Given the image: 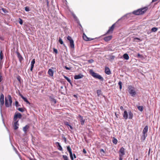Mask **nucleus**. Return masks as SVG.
<instances>
[{
    "instance_id": "obj_37",
    "label": "nucleus",
    "mask_w": 160,
    "mask_h": 160,
    "mask_svg": "<svg viewBox=\"0 0 160 160\" xmlns=\"http://www.w3.org/2000/svg\"><path fill=\"white\" fill-rule=\"evenodd\" d=\"M19 23L21 25H22V23H23V21H22V20L21 19V18H19Z\"/></svg>"
},
{
    "instance_id": "obj_48",
    "label": "nucleus",
    "mask_w": 160,
    "mask_h": 160,
    "mask_svg": "<svg viewBox=\"0 0 160 160\" xmlns=\"http://www.w3.org/2000/svg\"><path fill=\"white\" fill-rule=\"evenodd\" d=\"M68 126L71 129H73V128H72V127L71 125H69Z\"/></svg>"
},
{
    "instance_id": "obj_29",
    "label": "nucleus",
    "mask_w": 160,
    "mask_h": 160,
    "mask_svg": "<svg viewBox=\"0 0 160 160\" xmlns=\"http://www.w3.org/2000/svg\"><path fill=\"white\" fill-rule=\"evenodd\" d=\"M138 109L140 111L142 112L143 111V108L142 106H138Z\"/></svg>"
},
{
    "instance_id": "obj_23",
    "label": "nucleus",
    "mask_w": 160,
    "mask_h": 160,
    "mask_svg": "<svg viewBox=\"0 0 160 160\" xmlns=\"http://www.w3.org/2000/svg\"><path fill=\"white\" fill-rule=\"evenodd\" d=\"M56 144L58 147H59V148H58V149L60 151H62V148L59 142H56Z\"/></svg>"
},
{
    "instance_id": "obj_52",
    "label": "nucleus",
    "mask_w": 160,
    "mask_h": 160,
    "mask_svg": "<svg viewBox=\"0 0 160 160\" xmlns=\"http://www.w3.org/2000/svg\"><path fill=\"white\" fill-rule=\"evenodd\" d=\"M73 156H74V158H76V155H75L74 154H73Z\"/></svg>"
},
{
    "instance_id": "obj_43",
    "label": "nucleus",
    "mask_w": 160,
    "mask_h": 160,
    "mask_svg": "<svg viewBox=\"0 0 160 160\" xmlns=\"http://www.w3.org/2000/svg\"><path fill=\"white\" fill-rule=\"evenodd\" d=\"M53 51L54 52H55L56 53H58V51L57 49L54 48L53 49Z\"/></svg>"
},
{
    "instance_id": "obj_25",
    "label": "nucleus",
    "mask_w": 160,
    "mask_h": 160,
    "mask_svg": "<svg viewBox=\"0 0 160 160\" xmlns=\"http://www.w3.org/2000/svg\"><path fill=\"white\" fill-rule=\"evenodd\" d=\"M49 98L51 101L53 102L54 103H56V100L54 99V98L52 96H50Z\"/></svg>"
},
{
    "instance_id": "obj_50",
    "label": "nucleus",
    "mask_w": 160,
    "mask_h": 160,
    "mask_svg": "<svg viewBox=\"0 0 160 160\" xmlns=\"http://www.w3.org/2000/svg\"><path fill=\"white\" fill-rule=\"evenodd\" d=\"M16 106H17V105L18 104V102L17 101H16L15 102Z\"/></svg>"
},
{
    "instance_id": "obj_8",
    "label": "nucleus",
    "mask_w": 160,
    "mask_h": 160,
    "mask_svg": "<svg viewBox=\"0 0 160 160\" xmlns=\"http://www.w3.org/2000/svg\"><path fill=\"white\" fill-rule=\"evenodd\" d=\"M22 117V115L21 113H18L15 114L14 117V121L17 120L18 118H21Z\"/></svg>"
},
{
    "instance_id": "obj_16",
    "label": "nucleus",
    "mask_w": 160,
    "mask_h": 160,
    "mask_svg": "<svg viewBox=\"0 0 160 160\" xmlns=\"http://www.w3.org/2000/svg\"><path fill=\"white\" fill-rule=\"evenodd\" d=\"M114 24H113L110 27L109 29L108 30L107 33H109L112 32L114 28Z\"/></svg>"
},
{
    "instance_id": "obj_42",
    "label": "nucleus",
    "mask_w": 160,
    "mask_h": 160,
    "mask_svg": "<svg viewBox=\"0 0 160 160\" xmlns=\"http://www.w3.org/2000/svg\"><path fill=\"white\" fill-rule=\"evenodd\" d=\"M122 155H119V160H122Z\"/></svg>"
},
{
    "instance_id": "obj_2",
    "label": "nucleus",
    "mask_w": 160,
    "mask_h": 160,
    "mask_svg": "<svg viewBox=\"0 0 160 160\" xmlns=\"http://www.w3.org/2000/svg\"><path fill=\"white\" fill-rule=\"evenodd\" d=\"M12 102V98L10 95H8L5 98V104L7 107L11 106Z\"/></svg>"
},
{
    "instance_id": "obj_58",
    "label": "nucleus",
    "mask_w": 160,
    "mask_h": 160,
    "mask_svg": "<svg viewBox=\"0 0 160 160\" xmlns=\"http://www.w3.org/2000/svg\"><path fill=\"white\" fill-rule=\"evenodd\" d=\"M135 160H138V158H136Z\"/></svg>"
},
{
    "instance_id": "obj_38",
    "label": "nucleus",
    "mask_w": 160,
    "mask_h": 160,
    "mask_svg": "<svg viewBox=\"0 0 160 160\" xmlns=\"http://www.w3.org/2000/svg\"><path fill=\"white\" fill-rule=\"evenodd\" d=\"M136 40H138L141 41V40L140 38H134V40L136 41Z\"/></svg>"
},
{
    "instance_id": "obj_40",
    "label": "nucleus",
    "mask_w": 160,
    "mask_h": 160,
    "mask_svg": "<svg viewBox=\"0 0 160 160\" xmlns=\"http://www.w3.org/2000/svg\"><path fill=\"white\" fill-rule=\"evenodd\" d=\"M70 158H71V160H73L74 158H73L72 156V152L71 154H70Z\"/></svg>"
},
{
    "instance_id": "obj_54",
    "label": "nucleus",
    "mask_w": 160,
    "mask_h": 160,
    "mask_svg": "<svg viewBox=\"0 0 160 160\" xmlns=\"http://www.w3.org/2000/svg\"><path fill=\"white\" fill-rule=\"evenodd\" d=\"M138 57H140V56L141 55H140V54L138 53Z\"/></svg>"
},
{
    "instance_id": "obj_9",
    "label": "nucleus",
    "mask_w": 160,
    "mask_h": 160,
    "mask_svg": "<svg viewBox=\"0 0 160 160\" xmlns=\"http://www.w3.org/2000/svg\"><path fill=\"white\" fill-rule=\"evenodd\" d=\"M78 118L81 124L82 125H83L85 122V120L83 119V117L80 115H79Z\"/></svg>"
},
{
    "instance_id": "obj_15",
    "label": "nucleus",
    "mask_w": 160,
    "mask_h": 160,
    "mask_svg": "<svg viewBox=\"0 0 160 160\" xmlns=\"http://www.w3.org/2000/svg\"><path fill=\"white\" fill-rule=\"evenodd\" d=\"M35 63V60L34 59H33L31 61V67L30 68V70L31 71H32L33 68L34 67V65Z\"/></svg>"
},
{
    "instance_id": "obj_59",
    "label": "nucleus",
    "mask_w": 160,
    "mask_h": 160,
    "mask_svg": "<svg viewBox=\"0 0 160 160\" xmlns=\"http://www.w3.org/2000/svg\"><path fill=\"white\" fill-rule=\"evenodd\" d=\"M48 2H47V4H48Z\"/></svg>"
},
{
    "instance_id": "obj_45",
    "label": "nucleus",
    "mask_w": 160,
    "mask_h": 160,
    "mask_svg": "<svg viewBox=\"0 0 160 160\" xmlns=\"http://www.w3.org/2000/svg\"><path fill=\"white\" fill-rule=\"evenodd\" d=\"M83 152L84 154H85L87 152L84 149H83Z\"/></svg>"
},
{
    "instance_id": "obj_36",
    "label": "nucleus",
    "mask_w": 160,
    "mask_h": 160,
    "mask_svg": "<svg viewBox=\"0 0 160 160\" xmlns=\"http://www.w3.org/2000/svg\"><path fill=\"white\" fill-rule=\"evenodd\" d=\"M18 110L20 111V112H24V110L22 108H19L18 109Z\"/></svg>"
},
{
    "instance_id": "obj_27",
    "label": "nucleus",
    "mask_w": 160,
    "mask_h": 160,
    "mask_svg": "<svg viewBox=\"0 0 160 160\" xmlns=\"http://www.w3.org/2000/svg\"><path fill=\"white\" fill-rule=\"evenodd\" d=\"M97 93L98 94V96L99 97L100 95H101V91L100 90H98L97 91Z\"/></svg>"
},
{
    "instance_id": "obj_17",
    "label": "nucleus",
    "mask_w": 160,
    "mask_h": 160,
    "mask_svg": "<svg viewBox=\"0 0 160 160\" xmlns=\"http://www.w3.org/2000/svg\"><path fill=\"white\" fill-rule=\"evenodd\" d=\"M119 152L121 153L119 155H122V156H123L124 155V149L123 147H122L120 149Z\"/></svg>"
},
{
    "instance_id": "obj_7",
    "label": "nucleus",
    "mask_w": 160,
    "mask_h": 160,
    "mask_svg": "<svg viewBox=\"0 0 160 160\" xmlns=\"http://www.w3.org/2000/svg\"><path fill=\"white\" fill-rule=\"evenodd\" d=\"M4 95L3 94H2L0 97V106L1 109L2 106L4 104Z\"/></svg>"
},
{
    "instance_id": "obj_10",
    "label": "nucleus",
    "mask_w": 160,
    "mask_h": 160,
    "mask_svg": "<svg viewBox=\"0 0 160 160\" xmlns=\"http://www.w3.org/2000/svg\"><path fill=\"white\" fill-rule=\"evenodd\" d=\"M18 120L14 121L15 122H14V128L15 130L17 129L18 128L19 124L18 123Z\"/></svg>"
},
{
    "instance_id": "obj_51",
    "label": "nucleus",
    "mask_w": 160,
    "mask_h": 160,
    "mask_svg": "<svg viewBox=\"0 0 160 160\" xmlns=\"http://www.w3.org/2000/svg\"><path fill=\"white\" fill-rule=\"evenodd\" d=\"M120 108L122 110L123 109V107L121 106L120 107Z\"/></svg>"
},
{
    "instance_id": "obj_21",
    "label": "nucleus",
    "mask_w": 160,
    "mask_h": 160,
    "mask_svg": "<svg viewBox=\"0 0 160 160\" xmlns=\"http://www.w3.org/2000/svg\"><path fill=\"white\" fill-rule=\"evenodd\" d=\"M128 118L129 119H131L133 117V114L131 111H129L128 112Z\"/></svg>"
},
{
    "instance_id": "obj_39",
    "label": "nucleus",
    "mask_w": 160,
    "mask_h": 160,
    "mask_svg": "<svg viewBox=\"0 0 160 160\" xmlns=\"http://www.w3.org/2000/svg\"><path fill=\"white\" fill-rule=\"evenodd\" d=\"M64 124L67 126H68L69 125V123L67 122H64Z\"/></svg>"
},
{
    "instance_id": "obj_3",
    "label": "nucleus",
    "mask_w": 160,
    "mask_h": 160,
    "mask_svg": "<svg viewBox=\"0 0 160 160\" xmlns=\"http://www.w3.org/2000/svg\"><path fill=\"white\" fill-rule=\"evenodd\" d=\"M148 130V127L146 126L144 128L142 131V136L141 137V139L143 141L144 140L147 136V133Z\"/></svg>"
},
{
    "instance_id": "obj_24",
    "label": "nucleus",
    "mask_w": 160,
    "mask_h": 160,
    "mask_svg": "<svg viewBox=\"0 0 160 160\" xmlns=\"http://www.w3.org/2000/svg\"><path fill=\"white\" fill-rule=\"evenodd\" d=\"M123 58L125 59L126 60H128L129 58V57L127 53L124 54L123 55Z\"/></svg>"
},
{
    "instance_id": "obj_20",
    "label": "nucleus",
    "mask_w": 160,
    "mask_h": 160,
    "mask_svg": "<svg viewBox=\"0 0 160 160\" xmlns=\"http://www.w3.org/2000/svg\"><path fill=\"white\" fill-rule=\"evenodd\" d=\"M48 73L51 77L53 76V71L51 69H49L48 71Z\"/></svg>"
},
{
    "instance_id": "obj_47",
    "label": "nucleus",
    "mask_w": 160,
    "mask_h": 160,
    "mask_svg": "<svg viewBox=\"0 0 160 160\" xmlns=\"http://www.w3.org/2000/svg\"><path fill=\"white\" fill-rule=\"evenodd\" d=\"M63 139H64V142H65V143H66V141H67V140H66V138L64 137H63Z\"/></svg>"
},
{
    "instance_id": "obj_46",
    "label": "nucleus",
    "mask_w": 160,
    "mask_h": 160,
    "mask_svg": "<svg viewBox=\"0 0 160 160\" xmlns=\"http://www.w3.org/2000/svg\"><path fill=\"white\" fill-rule=\"evenodd\" d=\"M65 68L67 69V70H70V68H69V67H68L66 66H65Z\"/></svg>"
},
{
    "instance_id": "obj_14",
    "label": "nucleus",
    "mask_w": 160,
    "mask_h": 160,
    "mask_svg": "<svg viewBox=\"0 0 160 160\" xmlns=\"http://www.w3.org/2000/svg\"><path fill=\"white\" fill-rule=\"evenodd\" d=\"M123 118L125 119H127L128 117V113L126 111H125L123 114Z\"/></svg>"
},
{
    "instance_id": "obj_44",
    "label": "nucleus",
    "mask_w": 160,
    "mask_h": 160,
    "mask_svg": "<svg viewBox=\"0 0 160 160\" xmlns=\"http://www.w3.org/2000/svg\"><path fill=\"white\" fill-rule=\"evenodd\" d=\"M93 60L92 59H91L88 61V62L90 63H92L93 62Z\"/></svg>"
},
{
    "instance_id": "obj_13",
    "label": "nucleus",
    "mask_w": 160,
    "mask_h": 160,
    "mask_svg": "<svg viewBox=\"0 0 160 160\" xmlns=\"http://www.w3.org/2000/svg\"><path fill=\"white\" fill-rule=\"evenodd\" d=\"M105 73L108 75H110L111 74V72L110 69L107 67H105Z\"/></svg>"
},
{
    "instance_id": "obj_30",
    "label": "nucleus",
    "mask_w": 160,
    "mask_h": 160,
    "mask_svg": "<svg viewBox=\"0 0 160 160\" xmlns=\"http://www.w3.org/2000/svg\"><path fill=\"white\" fill-rule=\"evenodd\" d=\"M158 30V28H153L152 29V31L153 32H155Z\"/></svg>"
},
{
    "instance_id": "obj_28",
    "label": "nucleus",
    "mask_w": 160,
    "mask_h": 160,
    "mask_svg": "<svg viewBox=\"0 0 160 160\" xmlns=\"http://www.w3.org/2000/svg\"><path fill=\"white\" fill-rule=\"evenodd\" d=\"M3 54L2 51H1L0 52V61H1L3 58Z\"/></svg>"
},
{
    "instance_id": "obj_34",
    "label": "nucleus",
    "mask_w": 160,
    "mask_h": 160,
    "mask_svg": "<svg viewBox=\"0 0 160 160\" xmlns=\"http://www.w3.org/2000/svg\"><path fill=\"white\" fill-rule=\"evenodd\" d=\"M59 42H60V43L61 44H63V45H64L63 44V42L62 40V39H61V38H60L59 39Z\"/></svg>"
},
{
    "instance_id": "obj_1",
    "label": "nucleus",
    "mask_w": 160,
    "mask_h": 160,
    "mask_svg": "<svg viewBox=\"0 0 160 160\" xmlns=\"http://www.w3.org/2000/svg\"><path fill=\"white\" fill-rule=\"evenodd\" d=\"M147 8L146 7L138 9L137 10L134 11L132 13L135 15H139L144 13L147 10Z\"/></svg>"
},
{
    "instance_id": "obj_31",
    "label": "nucleus",
    "mask_w": 160,
    "mask_h": 160,
    "mask_svg": "<svg viewBox=\"0 0 160 160\" xmlns=\"http://www.w3.org/2000/svg\"><path fill=\"white\" fill-rule=\"evenodd\" d=\"M64 78L68 82H71V80L68 77L66 76H64Z\"/></svg>"
},
{
    "instance_id": "obj_12",
    "label": "nucleus",
    "mask_w": 160,
    "mask_h": 160,
    "mask_svg": "<svg viewBox=\"0 0 160 160\" xmlns=\"http://www.w3.org/2000/svg\"><path fill=\"white\" fill-rule=\"evenodd\" d=\"M83 76V75L82 74H79L78 75H75L74 76V78L75 79H78L82 78Z\"/></svg>"
},
{
    "instance_id": "obj_53",
    "label": "nucleus",
    "mask_w": 160,
    "mask_h": 160,
    "mask_svg": "<svg viewBox=\"0 0 160 160\" xmlns=\"http://www.w3.org/2000/svg\"><path fill=\"white\" fill-rule=\"evenodd\" d=\"M30 160H36V159L33 158H31L30 159Z\"/></svg>"
},
{
    "instance_id": "obj_6",
    "label": "nucleus",
    "mask_w": 160,
    "mask_h": 160,
    "mask_svg": "<svg viewBox=\"0 0 160 160\" xmlns=\"http://www.w3.org/2000/svg\"><path fill=\"white\" fill-rule=\"evenodd\" d=\"M67 39L69 41L70 47L72 48H74V44L73 40L72 39V38L69 36H68L67 37Z\"/></svg>"
},
{
    "instance_id": "obj_18",
    "label": "nucleus",
    "mask_w": 160,
    "mask_h": 160,
    "mask_svg": "<svg viewBox=\"0 0 160 160\" xmlns=\"http://www.w3.org/2000/svg\"><path fill=\"white\" fill-rule=\"evenodd\" d=\"M112 36H110L105 37L104 38V40L106 41H108L111 40L112 38Z\"/></svg>"
},
{
    "instance_id": "obj_22",
    "label": "nucleus",
    "mask_w": 160,
    "mask_h": 160,
    "mask_svg": "<svg viewBox=\"0 0 160 160\" xmlns=\"http://www.w3.org/2000/svg\"><path fill=\"white\" fill-rule=\"evenodd\" d=\"M29 126L28 125H26L23 128V131L25 132L26 133L27 130L29 128Z\"/></svg>"
},
{
    "instance_id": "obj_11",
    "label": "nucleus",
    "mask_w": 160,
    "mask_h": 160,
    "mask_svg": "<svg viewBox=\"0 0 160 160\" xmlns=\"http://www.w3.org/2000/svg\"><path fill=\"white\" fill-rule=\"evenodd\" d=\"M83 38L84 40L86 41H91L92 39L90 38H88L84 33L83 34Z\"/></svg>"
},
{
    "instance_id": "obj_33",
    "label": "nucleus",
    "mask_w": 160,
    "mask_h": 160,
    "mask_svg": "<svg viewBox=\"0 0 160 160\" xmlns=\"http://www.w3.org/2000/svg\"><path fill=\"white\" fill-rule=\"evenodd\" d=\"M62 157L64 160H69L67 156L63 155Z\"/></svg>"
},
{
    "instance_id": "obj_55",
    "label": "nucleus",
    "mask_w": 160,
    "mask_h": 160,
    "mask_svg": "<svg viewBox=\"0 0 160 160\" xmlns=\"http://www.w3.org/2000/svg\"><path fill=\"white\" fill-rule=\"evenodd\" d=\"M73 17L74 18H76V17L75 16V15H73Z\"/></svg>"
},
{
    "instance_id": "obj_41",
    "label": "nucleus",
    "mask_w": 160,
    "mask_h": 160,
    "mask_svg": "<svg viewBox=\"0 0 160 160\" xmlns=\"http://www.w3.org/2000/svg\"><path fill=\"white\" fill-rule=\"evenodd\" d=\"M25 10L26 11H29V8L28 7H26L25 8Z\"/></svg>"
},
{
    "instance_id": "obj_32",
    "label": "nucleus",
    "mask_w": 160,
    "mask_h": 160,
    "mask_svg": "<svg viewBox=\"0 0 160 160\" xmlns=\"http://www.w3.org/2000/svg\"><path fill=\"white\" fill-rule=\"evenodd\" d=\"M118 84L119 86V88L120 90L122 89V82L121 81H119L118 83Z\"/></svg>"
},
{
    "instance_id": "obj_19",
    "label": "nucleus",
    "mask_w": 160,
    "mask_h": 160,
    "mask_svg": "<svg viewBox=\"0 0 160 160\" xmlns=\"http://www.w3.org/2000/svg\"><path fill=\"white\" fill-rule=\"evenodd\" d=\"M21 97L22 98L23 100L25 102L27 103L30 104V103L28 101L27 99L26 98L24 97L23 95L21 94L20 95Z\"/></svg>"
},
{
    "instance_id": "obj_26",
    "label": "nucleus",
    "mask_w": 160,
    "mask_h": 160,
    "mask_svg": "<svg viewBox=\"0 0 160 160\" xmlns=\"http://www.w3.org/2000/svg\"><path fill=\"white\" fill-rule=\"evenodd\" d=\"M67 149L68 151L69 152L70 154H71L72 152V150L69 146H67Z\"/></svg>"
},
{
    "instance_id": "obj_5",
    "label": "nucleus",
    "mask_w": 160,
    "mask_h": 160,
    "mask_svg": "<svg viewBox=\"0 0 160 160\" xmlns=\"http://www.w3.org/2000/svg\"><path fill=\"white\" fill-rule=\"evenodd\" d=\"M90 72L92 76H93V77L96 78H98L101 80H103V78L102 77H101L100 75H99L98 74L95 73L92 70H91Z\"/></svg>"
},
{
    "instance_id": "obj_49",
    "label": "nucleus",
    "mask_w": 160,
    "mask_h": 160,
    "mask_svg": "<svg viewBox=\"0 0 160 160\" xmlns=\"http://www.w3.org/2000/svg\"><path fill=\"white\" fill-rule=\"evenodd\" d=\"M100 152H104V150L102 149H100Z\"/></svg>"
},
{
    "instance_id": "obj_56",
    "label": "nucleus",
    "mask_w": 160,
    "mask_h": 160,
    "mask_svg": "<svg viewBox=\"0 0 160 160\" xmlns=\"http://www.w3.org/2000/svg\"><path fill=\"white\" fill-rule=\"evenodd\" d=\"M74 97H76V95H74Z\"/></svg>"
},
{
    "instance_id": "obj_57",
    "label": "nucleus",
    "mask_w": 160,
    "mask_h": 160,
    "mask_svg": "<svg viewBox=\"0 0 160 160\" xmlns=\"http://www.w3.org/2000/svg\"><path fill=\"white\" fill-rule=\"evenodd\" d=\"M123 18V17H122L119 20H120V19H122Z\"/></svg>"
},
{
    "instance_id": "obj_35",
    "label": "nucleus",
    "mask_w": 160,
    "mask_h": 160,
    "mask_svg": "<svg viewBox=\"0 0 160 160\" xmlns=\"http://www.w3.org/2000/svg\"><path fill=\"white\" fill-rule=\"evenodd\" d=\"M118 141L116 139L114 138L113 140V142L114 143L116 144L117 143Z\"/></svg>"
},
{
    "instance_id": "obj_4",
    "label": "nucleus",
    "mask_w": 160,
    "mask_h": 160,
    "mask_svg": "<svg viewBox=\"0 0 160 160\" xmlns=\"http://www.w3.org/2000/svg\"><path fill=\"white\" fill-rule=\"evenodd\" d=\"M128 89L129 92L131 96L133 97H135L136 94V92L134 88L131 86H129Z\"/></svg>"
}]
</instances>
